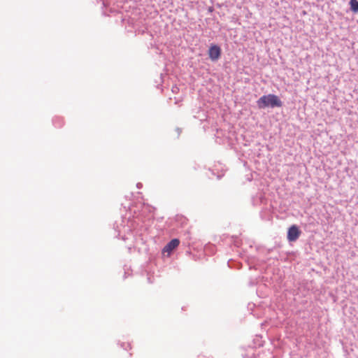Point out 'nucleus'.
<instances>
[{"label": "nucleus", "mask_w": 358, "mask_h": 358, "mask_svg": "<svg viewBox=\"0 0 358 358\" xmlns=\"http://www.w3.org/2000/svg\"><path fill=\"white\" fill-rule=\"evenodd\" d=\"M259 108H264L266 107H280L282 106V101L278 96L275 94L264 95L260 97L257 101Z\"/></svg>", "instance_id": "f257e3e1"}, {"label": "nucleus", "mask_w": 358, "mask_h": 358, "mask_svg": "<svg viewBox=\"0 0 358 358\" xmlns=\"http://www.w3.org/2000/svg\"><path fill=\"white\" fill-rule=\"evenodd\" d=\"M301 231L296 225L291 226L287 232V239L289 241H295L300 236Z\"/></svg>", "instance_id": "f03ea898"}, {"label": "nucleus", "mask_w": 358, "mask_h": 358, "mask_svg": "<svg viewBox=\"0 0 358 358\" xmlns=\"http://www.w3.org/2000/svg\"><path fill=\"white\" fill-rule=\"evenodd\" d=\"M208 55L212 61L217 60L221 55V49L217 45H213L208 50Z\"/></svg>", "instance_id": "7ed1b4c3"}, {"label": "nucleus", "mask_w": 358, "mask_h": 358, "mask_svg": "<svg viewBox=\"0 0 358 358\" xmlns=\"http://www.w3.org/2000/svg\"><path fill=\"white\" fill-rule=\"evenodd\" d=\"M180 243L178 238L172 239L163 249V253L167 252L169 255L176 248Z\"/></svg>", "instance_id": "20e7f679"}, {"label": "nucleus", "mask_w": 358, "mask_h": 358, "mask_svg": "<svg viewBox=\"0 0 358 358\" xmlns=\"http://www.w3.org/2000/svg\"><path fill=\"white\" fill-rule=\"evenodd\" d=\"M350 4L351 10L355 13H357L358 12V1L357 0H350Z\"/></svg>", "instance_id": "39448f33"}]
</instances>
